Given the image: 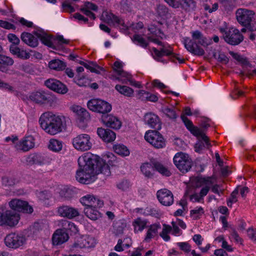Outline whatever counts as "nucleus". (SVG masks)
I'll use <instances>...</instances> for the list:
<instances>
[{
  "instance_id": "25",
  "label": "nucleus",
  "mask_w": 256,
  "mask_h": 256,
  "mask_svg": "<svg viewBox=\"0 0 256 256\" xmlns=\"http://www.w3.org/2000/svg\"><path fill=\"white\" fill-rule=\"evenodd\" d=\"M69 236L67 232L64 229L57 230L54 234L52 241L54 245L61 244L68 240Z\"/></svg>"
},
{
  "instance_id": "46",
  "label": "nucleus",
  "mask_w": 256,
  "mask_h": 256,
  "mask_svg": "<svg viewBox=\"0 0 256 256\" xmlns=\"http://www.w3.org/2000/svg\"><path fill=\"white\" fill-rule=\"evenodd\" d=\"M2 182L3 186H14L16 182V180L12 176H4L2 178Z\"/></svg>"
},
{
  "instance_id": "61",
  "label": "nucleus",
  "mask_w": 256,
  "mask_h": 256,
  "mask_svg": "<svg viewBox=\"0 0 256 256\" xmlns=\"http://www.w3.org/2000/svg\"><path fill=\"white\" fill-rule=\"evenodd\" d=\"M229 53L234 59H235L236 60L239 62L244 64L246 62V58H244L242 56L238 53H235L232 51H230Z\"/></svg>"
},
{
  "instance_id": "54",
  "label": "nucleus",
  "mask_w": 256,
  "mask_h": 256,
  "mask_svg": "<svg viewBox=\"0 0 256 256\" xmlns=\"http://www.w3.org/2000/svg\"><path fill=\"white\" fill-rule=\"evenodd\" d=\"M125 224L120 222H117L114 225V228L116 234H120L123 233Z\"/></svg>"
},
{
  "instance_id": "36",
  "label": "nucleus",
  "mask_w": 256,
  "mask_h": 256,
  "mask_svg": "<svg viewBox=\"0 0 256 256\" xmlns=\"http://www.w3.org/2000/svg\"><path fill=\"white\" fill-rule=\"evenodd\" d=\"M75 191L73 188L64 187L60 192V196L62 200H69L74 196Z\"/></svg>"
},
{
  "instance_id": "23",
  "label": "nucleus",
  "mask_w": 256,
  "mask_h": 256,
  "mask_svg": "<svg viewBox=\"0 0 256 256\" xmlns=\"http://www.w3.org/2000/svg\"><path fill=\"white\" fill-rule=\"evenodd\" d=\"M102 120L106 126L114 130H118L122 125L121 122L116 117L110 114H102Z\"/></svg>"
},
{
  "instance_id": "5",
  "label": "nucleus",
  "mask_w": 256,
  "mask_h": 256,
  "mask_svg": "<svg viewBox=\"0 0 256 256\" xmlns=\"http://www.w3.org/2000/svg\"><path fill=\"white\" fill-rule=\"evenodd\" d=\"M220 31L222 34V38L228 44L232 46H237L244 40V36L236 28H220Z\"/></svg>"
},
{
  "instance_id": "3",
  "label": "nucleus",
  "mask_w": 256,
  "mask_h": 256,
  "mask_svg": "<svg viewBox=\"0 0 256 256\" xmlns=\"http://www.w3.org/2000/svg\"><path fill=\"white\" fill-rule=\"evenodd\" d=\"M181 118L187 129L192 134L198 138L200 137L202 138V140H199L198 142L195 144L194 148L196 152L200 153L204 148H208L211 146L208 138L205 134H204L203 131L200 130V128L197 126H194L192 122L188 119L185 116H182Z\"/></svg>"
},
{
  "instance_id": "19",
  "label": "nucleus",
  "mask_w": 256,
  "mask_h": 256,
  "mask_svg": "<svg viewBox=\"0 0 256 256\" xmlns=\"http://www.w3.org/2000/svg\"><path fill=\"white\" fill-rule=\"evenodd\" d=\"M58 214L68 219H72L80 215L78 209L66 205H62L58 208Z\"/></svg>"
},
{
  "instance_id": "27",
  "label": "nucleus",
  "mask_w": 256,
  "mask_h": 256,
  "mask_svg": "<svg viewBox=\"0 0 256 256\" xmlns=\"http://www.w3.org/2000/svg\"><path fill=\"white\" fill-rule=\"evenodd\" d=\"M116 74L119 76V77H116V79L122 82L124 84H127L129 82L132 86H134L137 88H140L141 84L139 82H136L135 80L132 79V76L130 74L122 70H117Z\"/></svg>"
},
{
  "instance_id": "24",
  "label": "nucleus",
  "mask_w": 256,
  "mask_h": 256,
  "mask_svg": "<svg viewBox=\"0 0 256 256\" xmlns=\"http://www.w3.org/2000/svg\"><path fill=\"white\" fill-rule=\"evenodd\" d=\"M212 178V177L202 178L198 176L197 178L196 181L200 184V186H204L199 194L202 198L207 194L210 187L214 184Z\"/></svg>"
},
{
  "instance_id": "30",
  "label": "nucleus",
  "mask_w": 256,
  "mask_h": 256,
  "mask_svg": "<svg viewBox=\"0 0 256 256\" xmlns=\"http://www.w3.org/2000/svg\"><path fill=\"white\" fill-rule=\"evenodd\" d=\"M71 110L76 114L77 118L80 122L87 121L90 118V115L87 110L80 106H73Z\"/></svg>"
},
{
  "instance_id": "59",
  "label": "nucleus",
  "mask_w": 256,
  "mask_h": 256,
  "mask_svg": "<svg viewBox=\"0 0 256 256\" xmlns=\"http://www.w3.org/2000/svg\"><path fill=\"white\" fill-rule=\"evenodd\" d=\"M8 38L9 42L12 43V44H14L18 46L20 44V39L14 34H10L8 36Z\"/></svg>"
},
{
  "instance_id": "43",
  "label": "nucleus",
  "mask_w": 256,
  "mask_h": 256,
  "mask_svg": "<svg viewBox=\"0 0 256 256\" xmlns=\"http://www.w3.org/2000/svg\"><path fill=\"white\" fill-rule=\"evenodd\" d=\"M62 142L55 140H51L50 142L48 148L50 150L54 152H59L62 149Z\"/></svg>"
},
{
  "instance_id": "35",
  "label": "nucleus",
  "mask_w": 256,
  "mask_h": 256,
  "mask_svg": "<svg viewBox=\"0 0 256 256\" xmlns=\"http://www.w3.org/2000/svg\"><path fill=\"white\" fill-rule=\"evenodd\" d=\"M20 38L22 42L34 48L38 45V38L30 33H22Z\"/></svg>"
},
{
  "instance_id": "15",
  "label": "nucleus",
  "mask_w": 256,
  "mask_h": 256,
  "mask_svg": "<svg viewBox=\"0 0 256 256\" xmlns=\"http://www.w3.org/2000/svg\"><path fill=\"white\" fill-rule=\"evenodd\" d=\"M9 205L14 212L16 210L28 214H31L33 212L32 208L28 202L18 199L12 200L9 202Z\"/></svg>"
},
{
  "instance_id": "32",
  "label": "nucleus",
  "mask_w": 256,
  "mask_h": 256,
  "mask_svg": "<svg viewBox=\"0 0 256 256\" xmlns=\"http://www.w3.org/2000/svg\"><path fill=\"white\" fill-rule=\"evenodd\" d=\"M102 206L85 207L84 212L86 216L92 220H96L101 218L100 212L98 210Z\"/></svg>"
},
{
  "instance_id": "55",
  "label": "nucleus",
  "mask_w": 256,
  "mask_h": 256,
  "mask_svg": "<svg viewBox=\"0 0 256 256\" xmlns=\"http://www.w3.org/2000/svg\"><path fill=\"white\" fill-rule=\"evenodd\" d=\"M22 70L30 74H33L34 72V66L28 63H26L22 66Z\"/></svg>"
},
{
  "instance_id": "7",
  "label": "nucleus",
  "mask_w": 256,
  "mask_h": 256,
  "mask_svg": "<svg viewBox=\"0 0 256 256\" xmlns=\"http://www.w3.org/2000/svg\"><path fill=\"white\" fill-rule=\"evenodd\" d=\"M19 219L18 214L14 210H7L5 207L0 208V226H13L18 223Z\"/></svg>"
},
{
  "instance_id": "38",
  "label": "nucleus",
  "mask_w": 256,
  "mask_h": 256,
  "mask_svg": "<svg viewBox=\"0 0 256 256\" xmlns=\"http://www.w3.org/2000/svg\"><path fill=\"white\" fill-rule=\"evenodd\" d=\"M148 221L146 220L138 218L132 222V226L134 227V232H142L145 228H146Z\"/></svg>"
},
{
  "instance_id": "49",
  "label": "nucleus",
  "mask_w": 256,
  "mask_h": 256,
  "mask_svg": "<svg viewBox=\"0 0 256 256\" xmlns=\"http://www.w3.org/2000/svg\"><path fill=\"white\" fill-rule=\"evenodd\" d=\"M163 112L169 118L176 119L177 118L174 108H172L164 107L162 108Z\"/></svg>"
},
{
  "instance_id": "13",
  "label": "nucleus",
  "mask_w": 256,
  "mask_h": 256,
  "mask_svg": "<svg viewBox=\"0 0 256 256\" xmlns=\"http://www.w3.org/2000/svg\"><path fill=\"white\" fill-rule=\"evenodd\" d=\"M254 14V12L252 10L246 8H238L236 12L238 22L244 26L250 24Z\"/></svg>"
},
{
  "instance_id": "44",
  "label": "nucleus",
  "mask_w": 256,
  "mask_h": 256,
  "mask_svg": "<svg viewBox=\"0 0 256 256\" xmlns=\"http://www.w3.org/2000/svg\"><path fill=\"white\" fill-rule=\"evenodd\" d=\"M140 170L142 174L148 178H151L152 176V171L153 170L152 166L148 164H144L140 166Z\"/></svg>"
},
{
  "instance_id": "14",
  "label": "nucleus",
  "mask_w": 256,
  "mask_h": 256,
  "mask_svg": "<svg viewBox=\"0 0 256 256\" xmlns=\"http://www.w3.org/2000/svg\"><path fill=\"white\" fill-rule=\"evenodd\" d=\"M25 238L20 234L11 233L8 234L4 238L6 245L11 248H18L24 244Z\"/></svg>"
},
{
  "instance_id": "4",
  "label": "nucleus",
  "mask_w": 256,
  "mask_h": 256,
  "mask_svg": "<svg viewBox=\"0 0 256 256\" xmlns=\"http://www.w3.org/2000/svg\"><path fill=\"white\" fill-rule=\"evenodd\" d=\"M192 40L188 38L184 39V44L185 48L188 52L194 55L203 56L204 54V50L196 44V41L197 40L198 44L206 46L208 45L206 38L198 30L194 31L192 32Z\"/></svg>"
},
{
  "instance_id": "22",
  "label": "nucleus",
  "mask_w": 256,
  "mask_h": 256,
  "mask_svg": "<svg viewBox=\"0 0 256 256\" xmlns=\"http://www.w3.org/2000/svg\"><path fill=\"white\" fill-rule=\"evenodd\" d=\"M80 202L86 207L102 206L104 205L102 200L91 194H87L81 198Z\"/></svg>"
},
{
  "instance_id": "45",
  "label": "nucleus",
  "mask_w": 256,
  "mask_h": 256,
  "mask_svg": "<svg viewBox=\"0 0 256 256\" xmlns=\"http://www.w3.org/2000/svg\"><path fill=\"white\" fill-rule=\"evenodd\" d=\"M153 166L155 169L162 174L167 176H170V172L160 162H154Z\"/></svg>"
},
{
  "instance_id": "37",
  "label": "nucleus",
  "mask_w": 256,
  "mask_h": 256,
  "mask_svg": "<svg viewBox=\"0 0 256 256\" xmlns=\"http://www.w3.org/2000/svg\"><path fill=\"white\" fill-rule=\"evenodd\" d=\"M14 63L13 59L10 56L0 54V71L5 72L6 68Z\"/></svg>"
},
{
  "instance_id": "42",
  "label": "nucleus",
  "mask_w": 256,
  "mask_h": 256,
  "mask_svg": "<svg viewBox=\"0 0 256 256\" xmlns=\"http://www.w3.org/2000/svg\"><path fill=\"white\" fill-rule=\"evenodd\" d=\"M113 149L116 153L122 156H126L130 154V151L128 148L122 144H115Z\"/></svg>"
},
{
  "instance_id": "34",
  "label": "nucleus",
  "mask_w": 256,
  "mask_h": 256,
  "mask_svg": "<svg viewBox=\"0 0 256 256\" xmlns=\"http://www.w3.org/2000/svg\"><path fill=\"white\" fill-rule=\"evenodd\" d=\"M154 53L152 54L153 58L158 62H165L164 60L162 59V57L164 55L170 56L172 51L166 48H160V50H157L156 48H152Z\"/></svg>"
},
{
  "instance_id": "26",
  "label": "nucleus",
  "mask_w": 256,
  "mask_h": 256,
  "mask_svg": "<svg viewBox=\"0 0 256 256\" xmlns=\"http://www.w3.org/2000/svg\"><path fill=\"white\" fill-rule=\"evenodd\" d=\"M34 138L32 136L24 138L22 140L16 143V148L18 150L26 152L34 146Z\"/></svg>"
},
{
  "instance_id": "21",
  "label": "nucleus",
  "mask_w": 256,
  "mask_h": 256,
  "mask_svg": "<svg viewBox=\"0 0 256 256\" xmlns=\"http://www.w3.org/2000/svg\"><path fill=\"white\" fill-rule=\"evenodd\" d=\"M144 123L150 127L156 130L161 129V122L158 116L152 112L145 114L144 116Z\"/></svg>"
},
{
  "instance_id": "39",
  "label": "nucleus",
  "mask_w": 256,
  "mask_h": 256,
  "mask_svg": "<svg viewBox=\"0 0 256 256\" xmlns=\"http://www.w3.org/2000/svg\"><path fill=\"white\" fill-rule=\"evenodd\" d=\"M160 228V226L159 224H154L150 226L146 232V235L144 238L146 242L149 240L157 235L158 230Z\"/></svg>"
},
{
  "instance_id": "47",
  "label": "nucleus",
  "mask_w": 256,
  "mask_h": 256,
  "mask_svg": "<svg viewBox=\"0 0 256 256\" xmlns=\"http://www.w3.org/2000/svg\"><path fill=\"white\" fill-rule=\"evenodd\" d=\"M120 9L123 13L131 12L132 10V4L128 0H122L120 2Z\"/></svg>"
},
{
  "instance_id": "17",
  "label": "nucleus",
  "mask_w": 256,
  "mask_h": 256,
  "mask_svg": "<svg viewBox=\"0 0 256 256\" xmlns=\"http://www.w3.org/2000/svg\"><path fill=\"white\" fill-rule=\"evenodd\" d=\"M104 20L108 24H111L114 26H121L120 28L124 30H126L128 29V26L125 24L124 20L120 17L116 16L111 12H106L103 15Z\"/></svg>"
},
{
  "instance_id": "52",
  "label": "nucleus",
  "mask_w": 256,
  "mask_h": 256,
  "mask_svg": "<svg viewBox=\"0 0 256 256\" xmlns=\"http://www.w3.org/2000/svg\"><path fill=\"white\" fill-rule=\"evenodd\" d=\"M144 96V97L147 100L152 102H156L158 100V98L156 96L150 94V92H146L144 90H142L141 92Z\"/></svg>"
},
{
  "instance_id": "16",
  "label": "nucleus",
  "mask_w": 256,
  "mask_h": 256,
  "mask_svg": "<svg viewBox=\"0 0 256 256\" xmlns=\"http://www.w3.org/2000/svg\"><path fill=\"white\" fill-rule=\"evenodd\" d=\"M170 6L178 8L180 6L184 9L188 11H192L196 9V3L194 0H164Z\"/></svg>"
},
{
  "instance_id": "64",
  "label": "nucleus",
  "mask_w": 256,
  "mask_h": 256,
  "mask_svg": "<svg viewBox=\"0 0 256 256\" xmlns=\"http://www.w3.org/2000/svg\"><path fill=\"white\" fill-rule=\"evenodd\" d=\"M81 11L86 16L91 18L92 20L96 18L95 14L90 12V10L84 8L81 9Z\"/></svg>"
},
{
  "instance_id": "1",
  "label": "nucleus",
  "mask_w": 256,
  "mask_h": 256,
  "mask_svg": "<svg viewBox=\"0 0 256 256\" xmlns=\"http://www.w3.org/2000/svg\"><path fill=\"white\" fill-rule=\"evenodd\" d=\"M79 169L76 178L80 183L88 184L95 180L96 176L99 174L106 176L110 175V167L96 156L87 153L78 159Z\"/></svg>"
},
{
  "instance_id": "2",
  "label": "nucleus",
  "mask_w": 256,
  "mask_h": 256,
  "mask_svg": "<svg viewBox=\"0 0 256 256\" xmlns=\"http://www.w3.org/2000/svg\"><path fill=\"white\" fill-rule=\"evenodd\" d=\"M39 122L41 128L50 135H55L66 128L65 122L62 117L50 112L41 115Z\"/></svg>"
},
{
  "instance_id": "53",
  "label": "nucleus",
  "mask_w": 256,
  "mask_h": 256,
  "mask_svg": "<svg viewBox=\"0 0 256 256\" xmlns=\"http://www.w3.org/2000/svg\"><path fill=\"white\" fill-rule=\"evenodd\" d=\"M117 188L122 190H126L129 189L130 187V184L128 181L127 180H122L120 182L116 184Z\"/></svg>"
},
{
  "instance_id": "8",
  "label": "nucleus",
  "mask_w": 256,
  "mask_h": 256,
  "mask_svg": "<svg viewBox=\"0 0 256 256\" xmlns=\"http://www.w3.org/2000/svg\"><path fill=\"white\" fill-rule=\"evenodd\" d=\"M158 130H149L144 135L145 140L156 148H162L166 146V140Z\"/></svg>"
},
{
  "instance_id": "18",
  "label": "nucleus",
  "mask_w": 256,
  "mask_h": 256,
  "mask_svg": "<svg viewBox=\"0 0 256 256\" xmlns=\"http://www.w3.org/2000/svg\"><path fill=\"white\" fill-rule=\"evenodd\" d=\"M44 84L49 89L60 94H65L68 92L67 86L56 79L47 80Z\"/></svg>"
},
{
  "instance_id": "9",
  "label": "nucleus",
  "mask_w": 256,
  "mask_h": 256,
  "mask_svg": "<svg viewBox=\"0 0 256 256\" xmlns=\"http://www.w3.org/2000/svg\"><path fill=\"white\" fill-rule=\"evenodd\" d=\"M72 145L78 150L85 152L90 150L92 146L90 136L86 134L78 135L72 139Z\"/></svg>"
},
{
  "instance_id": "10",
  "label": "nucleus",
  "mask_w": 256,
  "mask_h": 256,
  "mask_svg": "<svg viewBox=\"0 0 256 256\" xmlns=\"http://www.w3.org/2000/svg\"><path fill=\"white\" fill-rule=\"evenodd\" d=\"M88 108L93 112L106 114L112 110L111 105L100 99H92L87 103Z\"/></svg>"
},
{
  "instance_id": "41",
  "label": "nucleus",
  "mask_w": 256,
  "mask_h": 256,
  "mask_svg": "<svg viewBox=\"0 0 256 256\" xmlns=\"http://www.w3.org/2000/svg\"><path fill=\"white\" fill-rule=\"evenodd\" d=\"M115 88L120 94L126 96L131 97L134 94V90L132 88L126 86L116 84L115 86Z\"/></svg>"
},
{
  "instance_id": "40",
  "label": "nucleus",
  "mask_w": 256,
  "mask_h": 256,
  "mask_svg": "<svg viewBox=\"0 0 256 256\" xmlns=\"http://www.w3.org/2000/svg\"><path fill=\"white\" fill-rule=\"evenodd\" d=\"M49 68L56 70H62L66 68V63L60 60H53L48 64Z\"/></svg>"
},
{
  "instance_id": "33",
  "label": "nucleus",
  "mask_w": 256,
  "mask_h": 256,
  "mask_svg": "<svg viewBox=\"0 0 256 256\" xmlns=\"http://www.w3.org/2000/svg\"><path fill=\"white\" fill-rule=\"evenodd\" d=\"M26 162L30 165L33 164L42 165L46 163L47 160L44 156L41 154H32L27 157Z\"/></svg>"
},
{
  "instance_id": "58",
  "label": "nucleus",
  "mask_w": 256,
  "mask_h": 256,
  "mask_svg": "<svg viewBox=\"0 0 256 256\" xmlns=\"http://www.w3.org/2000/svg\"><path fill=\"white\" fill-rule=\"evenodd\" d=\"M0 26L6 30H15L16 28L13 24L3 20H0Z\"/></svg>"
},
{
  "instance_id": "56",
  "label": "nucleus",
  "mask_w": 256,
  "mask_h": 256,
  "mask_svg": "<svg viewBox=\"0 0 256 256\" xmlns=\"http://www.w3.org/2000/svg\"><path fill=\"white\" fill-rule=\"evenodd\" d=\"M204 212L203 208L202 207H199L191 210L190 214L192 216H194V218L196 219L198 218L199 216L202 215Z\"/></svg>"
},
{
  "instance_id": "50",
  "label": "nucleus",
  "mask_w": 256,
  "mask_h": 256,
  "mask_svg": "<svg viewBox=\"0 0 256 256\" xmlns=\"http://www.w3.org/2000/svg\"><path fill=\"white\" fill-rule=\"evenodd\" d=\"M67 226H66L64 230L66 231H70V234H76L78 232V228L77 226L73 222H67Z\"/></svg>"
},
{
  "instance_id": "20",
  "label": "nucleus",
  "mask_w": 256,
  "mask_h": 256,
  "mask_svg": "<svg viewBox=\"0 0 256 256\" xmlns=\"http://www.w3.org/2000/svg\"><path fill=\"white\" fill-rule=\"evenodd\" d=\"M156 196L159 202L164 206H170L173 204V194L170 190L166 188L158 190Z\"/></svg>"
},
{
  "instance_id": "51",
  "label": "nucleus",
  "mask_w": 256,
  "mask_h": 256,
  "mask_svg": "<svg viewBox=\"0 0 256 256\" xmlns=\"http://www.w3.org/2000/svg\"><path fill=\"white\" fill-rule=\"evenodd\" d=\"M156 12L160 16H166L168 13V8L164 5L158 4L156 6Z\"/></svg>"
},
{
  "instance_id": "57",
  "label": "nucleus",
  "mask_w": 256,
  "mask_h": 256,
  "mask_svg": "<svg viewBox=\"0 0 256 256\" xmlns=\"http://www.w3.org/2000/svg\"><path fill=\"white\" fill-rule=\"evenodd\" d=\"M177 245L180 249L184 252L188 253L190 252V246L186 242H180L177 243Z\"/></svg>"
},
{
  "instance_id": "63",
  "label": "nucleus",
  "mask_w": 256,
  "mask_h": 256,
  "mask_svg": "<svg viewBox=\"0 0 256 256\" xmlns=\"http://www.w3.org/2000/svg\"><path fill=\"white\" fill-rule=\"evenodd\" d=\"M84 6L85 8L90 10H92L96 12L98 10V6L96 5L89 2H86L84 4Z\"/></svg>"
},
{
  "instance_id": "31",
  "label": "nucleus",
  "mask_w": 256,
  "mask_h": 256,
  "mask_svg": "<svg viewBox=\"0 0 256 256\" xmlns=\"http://www.w3.org/2000/svg\"><path fill=\"white\" fill-rule=\"evenodd\" d=\"M10 51L12 54L22 60H28L30 56V54L26 50L21 48L14 44H11L10 46Z\"/></svg>"
},
{
  "instance_id": "12",
  "label": "nucleus",
  "mask_w": 256,
  "mask_h": 256,
  "mask_svg": "<svg viewBox=\"0 0 256 256\" xmlns=\"http://www.w3.org/2000/svg\"><path fill=\"white\" fill-rule=\"evenodd\" d=\"M96 244V242L94 238L90 236H84L78 239L71 246L70 250L71 252H76L79 249L94 247Z\"/></svg>"
},
{
  "instance_id": "11",
  "label": "nucleus",
  "mask_w": 256,
  "mask_h": 256,
  "mask_svg": "<svg viewBox=\"0 0 256 256\" xmlns=\"http://www.w3.org/2000/svg\"><path fill=\"white\" fill-rule=\"evenodd\" d=\"M29 98L32 102L40 104H52L56 100L54 96L44 91L32 92L30 94Z\"/></svg>"
},
{
  "instance_id": "6",
  "label": "nucleus",
  "mask_w": 256,
  "mask_h": 256,
  "mask_svg": "<svg viewBox=\"0 0 256 256\" xmlns=\"http://www.w3.org/2000/svg\"><path fill=\"white\" fill-rule=\"evenodd\" d=\"M173 160L176 167L182 173L187 172L192 165V160L189 156L182 152L176 153Z\"/></svg>"
},
{
  "instance_id": "48",
  "label": "nucleus",
  "mask_w": 256,
  "mask_h": 256,
  "mask_svg": "<svg viewBox=\"0 0 256 256\" xmlns=\"http://www.w3.org/2000/svg\"><path fill=\"white\" fill-rule=\"evenodd\" d=\"M132 40L134 42L140 44L144 48H146L148 46V43L146 40L139 34H134Z\"/></svg>"
},
{
  "instance_id": "28",
  "label": "nucleus",
  "mask_w": 256,
  "mask_h": 256,
  "mask_svg": "<svg viewBox=\"0 0 256 256\" xmlns=\"http://www.w3.org/2000/svg\"><path fill=\"white\" fill-rule=\"evenodd\" d=\"M97 134L104 141L106 142H113L116 138V133L110 129L98 128L97 130Z\"/></svg>"
},
{
  "instance_id": "62",
  "label": "nucleus",
  "mask_w": 256,
  "mask_h": 256,
  "mask_svg": "<svg viewBox=\"0 0 256 256\" xmlns=\"http://www.w3.org/2000/svg\"><path fill=\"white\" fill-rule=\"evenodd\" d=\"M214 56L216 58L221 62L226 64L228 62V58L224 53H219L218 57H216V54Z\"/></svg>"
},
{
  "instance_id": "60",
  "label": "nucleus",
  "mask_w": 256,
  "mask_h": 256,
  "mask_svg": "<svg viewBox=\"0 0 256 256\" xmlns=\"http://www.w3.org/2000/svg\"><path fill=\"white\" fill-rule=\"evenodd\" d=\"M247 234L250 239L254 242H256V229L249 228L247 230Z\"/></svg>"
},
{
  "instance_id": "29",
  "label": "nucleus",
  "mask_w": 256,
  "mask_h": 256,
  "mask_svg": "<svg viewBox=\"0 0 256 256\" xmlns=\"http://www.w3.org/2000/svg\"><path fill=\"white\" fill-rule=\"evenodd\" d=\"M34 34L41 40L42 42L44 44L48 46L50 48L55 49L54 40V38H52L50 36L48 35L42 30H38L34 32Z\"/></svg>"
}]
</instances>
